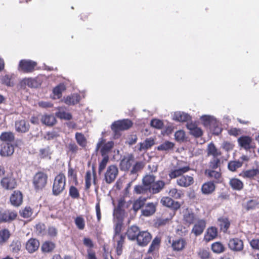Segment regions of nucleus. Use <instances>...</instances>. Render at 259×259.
I'll return each mask as SVG.
<instances>
[{
  "label": "nucleus",
  "mask_w": 259,
  "mask_h": 259,
  "mask_svg": "<svg viewBox=\"0 0 259 259\" xmlns=\"http://www.w3.org/2000/svg\"><path fill=\"white\" fill-rule=\"evenodd\" d=\"M65 176L63 174H59L54 180L53 186V193L55 195L60 194L65 188Z\"/></svg>",
  "instance_id": "obj_1"
},
{
  "label": "nucleus",
  "mask_w": 259,
  "mask_h": 259,
  "mask_svg": "<svg viewBox=\"0 0 259 259\" xmlns=\"http://www.w3.org/2000/svg\"><path fill=\"white\" fill-rule=\"evenodd\" d=\"M47 180L48 176L46 174L41 171L37 172L33 178L34 189L36 190L42 189L47 184Z\"/></svg>",
  "instance_id": "obj_2"
},
{
  "label": "nucleus",
  "mask_w": 259,
  "mask_h": 259,
  "mask_svg": "<svg viewBox=\"0 0 259 259\" xmlns=\"http://www.w3.org/2000/svg\"><path fill=\"white\" fill-rule=\"evenodd\" d=\"M113 141L106 142L105 139L100 138L96 145V150L100 149V152L102 156H108V154L111 151L114 146Z\"/></svg>",
  "instance_id": "obj_3"
},
{
  "label": "nucleus",
  "mask_w": 259,
  "mask_h": 259,
  "mask_svg": "<svg viewBox=\"0 0 259 259\" xmlns=\"http://www.w3.org/2000/svg\"><path fill=\"white\" fill-rule=\"evenodd\" d=\"M118 174V169L115 165L109 166L104 174V180L107 184L113 182Z\"/></svg>",
  "instance_id": "obj_4"
},
{
  "label": "nucleus",
  "mask_w": 259,
  "mask_h": 259,
  "mask_svg": "<svg viewBox=\"0 0 259 259\" xmlns=\"http://www.w3.org/2000/svg\"><path fill=\"white\" fill-rule=\"evenodd\" d=\"M132 125V122L128 119H123L115 121L111 125V129L115 133L119 131L125 130Z\"/></svg>",
  "instance_id": "obj_5"
},
{
  "label": "nucleus",
  "mask_w": 259,
  "mask_h": 259,
  "mask_svg": "<svg viewBox=\"0 0 259 259\" xmlns=\"http://www.w3.org/2000/svg\"><path fill=\"white\" fill-rule=\"evenodd\" d=\"M239 146L246 150H249L255 147L252 138L247 136H242L238 139Z\"/></svg>",
  "instance_id": "obj_6"
},
{
  "label": "nucleus",
  "mask_w": 259,
  "mask_h": 259,
  "mask_svg": "<svg viewBox=\"0 0 259 259\" xmlns=\"http://www.w3.org/2000/svg\"><path fill=\"white\" fill-rule=\"evenodd\" d=\"M229 248L235 251H240L243 250L244 245L242 240L238 238H231L228 242Z\"/></svg>",
  "instance_id": "obj_7"
},
{
  "label": "nucleus",
  "mask_w": 259,
  "mask_h": 259,
  "mask_svg": "<svg viewBox=\"0 0 259 259\" xmlns=\"http://www.w3.org/2000/svg\"><path fill=\"white\" fill-rule=\"evenodd\" d=\"M36 65V63L34 61L27 60H22L19 63V70L25 72H31Z\"/></svg>",
  "instance_id": "obj_8"
},
{
  "label": "nucleus",
  "mask_w": 259,
  "mask_h": 259,
  "mask_svg": "<svg viewBox=\"0 0 259 259\" xmlns=\"http://www.w3.org/2000/svg\"><path fill=\"white\" fill-rule=\"evenodd\" d=\"M135 163L134 157L132 155H127L124 156L120 163V167L121 170L126 171Z\"/></svg>",
  "instance_id": "obj_9"
},
{
  "label": "nucleus",
  "mask_w": 259,
  "mask_h": 259,
  "mask_svg": "<svg viewBox=\"0 0 259 259\" xmlns=\"http://www.w3.org/2000/svg\"><path fill=\"white\" fill-rule=\"evenodd\" d=\"M151 238L152 237L149 232L147 231H142L139 234L137 241L138 245L144 246L148 244Z\"/></svg>",
  "instance_id": "obj_10"
},
{
  "label": "nucleus",
  "mask_w": 259,
  "mask_h": 259,
  "mask_svg": "<svg viewBox=\"0 0 259 259\" xmlns=\"http://www.w3.org/2000/svg\"><path fill=\"white\" fill-rule=\"evenodd\" d=\"M39 241L35 238L29 239L25 244V248L30 253L35 252L39 247Z\"/></svg>",
  "instance_id": "obj_11"
},
{
  "label": "nucleus",
  "mask_w": 259,
  "mask_h": 259,
  "mask_svg": "<svg viewBox=\"0 0 259 259\" xmlns=\"http://www.w3.org/2000/svg\"><path fill=\"white\" fill-rule=\"evenodd\" d=\"M14 152V148L11 143H2L1 145L0 154L3 156H9Z\"/></svg>",
  "instance_id": "obj_12"
},
{
  "label": "nucleus",
  "mask_w": 259,
  "mask_h": 259,
  "mask_svg": "<svg viewBox=\"0 0 259 259\" xmlns=\"http://www.w3.org/2000/svg\"><path fill=\"white\" fill-rule=\"evenodd\" d=\"M1 185L5 189L12 190L16 187V182L12 177H5L1 180Z\"/></svg>",
  "instance_id": "obj_13"
},
{
  "label": "nucleus",
  "mask_w": 259,
  "mask_h": 259,
  "mask_svg": "<svg viewBox=\"0 0 259 259\" xmlns=\"http://www.w3.org/2000/svg\"><path fill=\"white\" fill-rule=\"evenodd\" d=\"M156 203L153 202L147 203L144 205L142 209V215L145 217H149L153 214L156 211Z\"/></svg>",
  "instance_id": "obj_14"
},
{
  "label": "nucleus",
  "mask_w": 259,
  "mask_h": 259,
  "mask_svg": "<svg viewBox=\"0 0 259 259\" xmlns=\"http://www.w3.org/2000/svg\"><path fill=\"white\" fill-rule=\"evenodd\" d=\"M30 125L25 120H20L15 122V129L18 133H25L29 130Z\"/></svg>",
  "instance_id": "obj_15"
},
{
  "label": "nucleus",
  "mask_w": 259,
  "mask_h": 259,
  "mask_svg": "<svg viewBox=\"0 0 259 259\" xmlns=\"http://www.w3.org/2000/svg\"><path fill=\"white\" fill-rule=\"evenodd\" d=\"M172 119L179 122H188L191 120V117L184 112L176 111L172 115Z\"/></svg>",
  "instance_id": "obj_16"
},
{
  "label": "nucleus",
  "mask_w": 259,
  "mask_h": 259,
  "mask_svg": "<svg viewBox=\"0 0 259 259\" xmlns=\"http://www.w3.org/2000/svg\"><path fill=\"white\" fill-rule=\"evenodd\" d=\"M205 175L209 178L213 179L212 181L214 183H220L222 182V174L220 171H217L213 169H206Z\"/></svg>",
  "instance_id": "obj_17"
},
{
  "label": "nucleus",
  "mask_w": 259,
  "mask_h": 259,
  "mask_svg": "<svg viewBox=\"0 0 259 259\" xmlns=\"http://www.w3.org/2000/svg\"><path fill=\"white\" fill-rule=\"evenodd\" d=\"M165 182L162 180L154 181L150 187V193L153 194L159 193L164 187Z\"/></svg>",
  "instance_id": "obj_18"
},
{
  "label": "nucleus",
  "mask_w": 259,
  "mask_h": 259,
  "mask_svg": "<svg viewBox=\"0 0 259 259\" xmlns=\"http://www.w3.org/2000/svg\"><path fill=\"white\" fill-rule=\"evenodd\" d=\"M218 235V229L215 227H211L207 229L204 236V240L209 242L217 238Z\"/></svg>",
  "instance_id": "obj_19"
},
{
  "label": "nucleus",
  "mask_w": 259,
  "mask_h": 259,
  "mask_svg": "<svg viewBox=\"0 0 259 259\" xmlns=\"http://www.w3.org/2000/svg\"><path fill=\"white\" fill-rule=\"evenodd\" d=\"M201 192L203 194L209 195L215 190V185L212 181L204 183L201 186Z\"/></svg>",
  "instance_id": "obj_20"
},
{
  "label": "nucleus",
  "mask_w": 259,
  "mask_h": 259,
  "mask_svg": "<svg viewBox=\"0 0 259 259\" xmlns=\"http://www.w3.org/2000/svg\"><path fill=\"white\" fill-rule=\"evenodd\" d=\"M22 200V194L20 191H14L10 197L11 204L15 206H18L21 204Z\"/></svg>",
  "instance_id": "obj_21"
},
{
  "label": "nucleus",
  "mask_w": 259,
  "mask_h": 259,
  "mask_svg": "<svg viewBox=\"0 0 259 259\" xmlns=\"http://www.w3.org/2000/svg\"><path fill=\"white\" fill-rule=\"evenodd\" d=\"M17 214L16 211L6 210L4 212H1L2 222H10L15 220Z\"/></svg>",
  "instance_id": "obj_22"
},
{
  "label": "nucleus",
  "mask_w": 259,
  "mask_h": 259,
  "mask_svg": "<svg viewBox=\"0 0 259 259\" xmlns=\"http://www.w3.org/2000/svg\"><path fill=\"white\" fill-rule=\"evenodd\" d=\"M154 144V141L153 139L147 138L143 142H141L138 145V149L140 152L146 151L150 148Z\"/></svg>",
  "instance_id": "obj_23"
},
{
  "label": "nucleus",
  "mask_w": 259,
  "mask_h": 259,
  "mask_svg": "<svg viewBox=\"0 0 259 259\" xmlns=\"http://www.w3.org/2000/svg\"><path fill=\"white\" fill-rule=\"evenodd\" d=\"M57 109L58 111L56 113V116L57 117L65 120H70L72 118L71 114L66 112V108L65 107H58Z\"/></svg>",
  "instance_id": "obj_24"
},
{
  "label": "nucleus",
  "mask_w": 259,
  "mask_h": 259,
  "mask_svg": "<svg viewBox=\"0 0 259 259\" xmlns=\"http://www.w3.org/2000/svg\"><path fill=\"white\" fill-rule=\"evenodd\" d=\"M40 121L43 124L52 126L55 124L56 119L53 115L44 114L41 116Z\"/></svg>",
  "instance_id": "obj_25"
},
{
  "label": "nucleus",
  "mask_w": 259,
  "mask_h": 259,
  "mask_svg": "<svg viewBox=\"0 0 259 259\" xmlns=\"http://www.w3.org/2000/svg\"><path fill=\"white\" fill-rule=\"evenodd\" d=\"M193 182V178L188 176H183L177 179V184L181 187H187Z\"/></svg>",
  "instance_id": "obj_26"
},
{
  "label": "nucleus",
  "mask_w": 259,
  "mask_h": 259,
  "mask_svg": "<svg viewBox=\"0 0 259 259\" xmlns=\"http://www.w3.org/2000/svg\"><path fill=\"white\" fill-rule=\"evenodd\" d=\"M218 220L220 223L219 226L221 230L225 233H227L230 226V222L229 219L226 217H220Z\"/></svg>",
  "instance_id": "obj_27"
},
{
  "label": "nucleus",
  "mask_w": 259,
  "mask_h": 259,
  "mask_svg": "<svg viewBox=\"0 0 259 259\" xmlns=\"http://www.w3.org/2000/svg\"><path fill=\"white\" fill-rule=\"evenodd\" d=\"M140 233L139 228L136 226H132L127 231V236L128 238L131 240H137L138 236Z\"/></svg>",
  "instance_id": "obj_28"
},
{
  "label": "nucleus",
  "mask_w": 259,
  "mask_h": 259,
  "mask_svg": "<svg viewBox=\"0 0 259 259\" xmlns=\"http://www.w3.org/2000/svg\"><path fill=\"white\" fill-rule=\"evenodd\" d=\"M80 96L76 94H72L70 96H67L64 99V102L65 104L68 105H73L79 102L80 101Z\"/></svg>",
  "instance_id": "obj_29"
},
{
  "label": "nucleus",
  "mask_w": 259,
  "mask_h": 259,
  "mask_svg": "<svg viewBox=\"0 0 259 259\" xmlns=\"http://www.w3.org/2000/svg\"><path fill=\"white\" fill-rule=\"evenodd\" d=\"M207 155H212L213 157H218L222 155V152L218 150L213 143H210L207 146Z\"/></svg>",
  "instance_id": "obj_30"
},
{
  "label": "nucleus",
  "mask_w": 259,
  "mask_h": 259,
  "mask_svg": "<svg viewBox=\"0 0 259 259\" xmlns=\"http://www.w3.org/2000/svg\"><path fill=\"white\" fill-rule=\"evenodd\" d=\"M229 184L231 187L235 190L240 191L243 188V183L238 179L233 178L230 180Z\"/></svg>",
  "instance_id": "obj_31"
},
{
  "label": "nucleus",
  "mask_w": 259,
  "mask_h": 259,
  "mask_svg": "<svg viewBox=\"0 0 259 259\" xmlns=\"http://www.w3.org/2000/svg\"><path fill=\"white\" fill-rule=\"evenodd\" d=\"M14 134L11 132H3L0 135V140L3 143H11L14 140Z\"/></svg>",
  "instance_id": "obj_32"
},
{
  "label": "nucleus",
  "mask_w": 259,
  "mask_h": 259,
  "mask_svg": "<svg viewBox=\"0 0 259 259\" xmlns=\"http://www.w3.org/2000/svg\"><path fill=\"white\" fill-rule=\"evenodd\" d=\"M146 201V198L143 197H140L136 200L133 205V208L135 211H137L140 209H142Z\"/></svg>",
  "instance_id": "obj_33"
},
{
  "label": "nucleus",
  "mask_w": 259,
  "mask_h": 259,
  "mask_svg": "<svg viewBox=\"0 0 259 259\" xmlns=\"http://www.w3.org/2000/svg\"><path fill=\"white\" fill-rule=\"evenodd\" d=\"M189 169V168L188 166H184L180 168L176 169L171 171L169 174V176L171 179H174L188 171Z\"/></svg>",
  "instance_id": "obj_34"
},
{
  "label": "nucleus",
  "mask_w": 259,
  "mask_h": 259,
  "mask_svg": "<svg viewBox=\"0 0 259 259\" xmlns=\"http://www.w3.org/2000/svg\"><path fill=\"white\" fill-rule=\"evenodd\" d=\"M206 222L204 220H198L195 223V235L201 234L205 229Z\"/></svg>",
  "instance_id": "obj_35"
},
{
  "label": "nucleus",
  "mask_w": 259,
  "mask_h": 259,
  "mask_svg": "<svg viewBox=\"0 0 259 259\" xmlns=\"http://www.w3.org/2000/svg\"><path fill=\"white\" fill-rule=\"evenodd\" d=\"M174 145L172 142L165 141L159 145L157 148L159 151H168L173 149Z\"/></svg>",
  "instance_id": "obj_36"
},
{
  "label": "nucleus",
  "mask_w": 259,
  "mask_h": 259,
  "mask_svg": "<svg viewBox=\"0 0 259 259\" xmlns=\"http://www.w3.org/2000/svg\"><path fill=\"white\" fill-rule=\"evenodd\" d=\"M55 247V245L53 242L46 241L42 244L41 249L43 252H50L54 249Z\"/></svg>",
  "instance_id": "obj_37"
},
{
  "label": "nucleus",
  "mask_w": 259,
  "mask_h": 259,
  "mask_svg": "<svg viewBox=\"0 0 259 259\" xmlns=\"http://www.w3.org/2000/svg\"><path fill=\"white\" fill-rule=\"evenodd\" d=\"M213 252L217 253L223 252L225 250L224 245L221 242H215L212 244L211 246Z\"/></svg>",
  "instance_id": "obj_38"
},
{
  "label": "nucleus",
  "mask_w": 259,
  "mask_h": 259,
  "mask_svg": "<svg viewBox=\"0 0 259 259\" xmlns=\"http://www.w3.org/2000/svg\"><path fill=\"white\" fill-rule=\"evenodd\" d=\"M134 191L137 194H143L150 193V187L146 185H137L134 187Z\"/></svg>",
  "instance_id": "obj_39"
},
{
  "label": "nucleus",
  "mask_w": 259,
  "mask_h": 259,
  "mask_svg": "<svg viewBox=\"0 0 259 259\" xmlns=\"http://www.w3.org/2000/svg\"><path fill=\"white\" fill-rule=\"evenodd\" d=\"M160 202L164 206L168 207H172L175 209H177L179 207V206H175L174 205V201L169 197H164L160 201Z\"/></svg>",
  "instance_id": "obj_40"
},
{
  "label": "nucleus",
  "mask_w": 259,
  "mask_h": 259,
  "mask_svg": "<svg viewBox=\"0 0 259 259\" xmlns=\"http://www.w3.org/2000/svg\"><path fill=\"white\" fill-rule=\"evenodd\" d=\"M259 205V201L255 199H251L248 201L244 205L246 210L249 211L255 209Z\"/></svg>",
  "instance_id": "obj_41"
},
{
  "label": "nucleus",
  "mask_w": 259,
  "mask_h": 259,
  "mask_svg": "<svg viewBox=\"0 0 259 259\" xmlns=\"http://www.w3.org/2000/svg\"><path fill=\"white\" fill-rule=\"evenodd\" d=\"M185 246V242L182 239H179L173 241L172 247L174 250H182Z\"/></svg>",
  "instance_id": "obj_42"
},
{
  "label": "nucleus",
  "mask_w": 259,
  "mask_h": 259,
  "mask_svg": "<svg viewBox=\"0 0 259 259\" xmlns=\"http://www.w3.org/2000/svg\"><path fill=\"white\" fill-rule=\"evenodd\" d=\"M22 82L30 88H37L40 84L36 79L31 78L24 79L22 80Z\"/></svg>",
  "instance_id": "obj_43"
},
{
  "label": "nucleus",
  "mask_w": 259,
  "mask_h": 259,
  "mask_svg": "<svg viewBox=\"0 0 259 259\" xmlns=\"http://www.w3.org/2000/svg\"><path fill=\"white\" fill-rule=\"evenodd\" d=\"M114 235L113 239L116 240L119 235H121L120 233L121 230L122 222L120 221H114Z\"/></svg>",
  "instance_id": "obj_44"
},
{
  "label": "nucleus",
  "mask_w": 259,
  "mask_h": 259,
  "mask_svg": "<svg viewBox=\"0 0 259 259\" xmlns=\"http://www.w3.org/2000/svg\"><path fill=\"white\" fill-rule=\"evenodd\" d=\"M155 181V177L153 175H146L142 180L143 184L146 185L148 187H150Z\"/></svg>",
  "instance_id": "obj_45"
},
{
  "label": "nucleus",
  "mask_w": 259,
  "mask_h": 259,
  "mask_svg": "<svg viewBox=\"0 0 259 259\" xmlns=\"http://www.w3.org/2000/svg\"><path fill=\"white\" fill-rule=\"evenodd\" d=\"M21 248V243L18 240L13 241L10 245L11 250L14 253H18Z\"/></svg>",
  "instance_id": "obj_46"
},
{
  "label": "nucleus",
  "mask_w": 259,
  "mask_h": 259,
  "mask_svg": "<svg viewBox=\"0 0 259 259\" xmlns=\"http://www.w3.org/2000/svg\"><path fill=\"white\" fill-rule=\"evenodd\" d=\"M75 139L77 143L81 147H84L87 144V140L84 135L80 133H76Z\"/></svg>",
  "instance_id": "obj_47"
},
{
  "label": "nucleus",
  "mask_w": 259,
  "mask_h": 259,
  "mask_svg": "<svg viewBox=\"0 0 259 259\" xmlns=\"http://www.w3.org/2000/svg\"><path fill=\"white\" fill-rule=\"evenodd\" d=\"M242 162L239 161H231L228 163V168L232 171H236L238 168L241 167Z\"/></svg>",
  "instance_id": "obj_48"
},
{
  "label": "nucleus",
  "mask_w": 259,
  "mask_h": 259,
  "mask_svg": "<svg viewBox=\"0 0 259 259\" xmlns=\"http://www.w3.org/2000/svg\"><path fill=\"white\" fill-rule=\"evenodd\" d=\"M10 236V232L7 229L0 230V244L7 241Z\"/></svg>",
  "instance_id": "obj_49"
},
{
  "label": "nucleus",
  "mask_w": 259,
  "mask_h": 259,
  "mask_svg": "<svg viewBox=\"0 0 259 259\" xmlns=\"http://www.w3.org/2000/svg\"><path fill=\"white\" fill-rule=\"evenodd\" d=\"M259 174V169H251L245 171L243 173L244 177L248 178H253Z\"/></svg>",
  "instance_id": "obj_50"
},
{
  "label": "nucleus",
  "mask_w": 259,
  "mask_h": 259,
  "mask_svg": "<svg viewBox=\"0 0 259 259\" xmlns=\"http://www.w3.org/2000/svg\"><path fill=\"white\" fill-rule=\"evenodd\" d=\"M122 213L123 210L119 208H115L113 212V221H120L122 222Z\"/></svg>",
  "instance_id": "obj_51"
},
{
  "label": "nucleus",
  "mask_w": 259,
  "mask_h": 259,
  "mask_svg": "<svg viewBox=\"0 0 259 259\" xmlns=\"http://www.w3.org/2000/svg\"><path fill=\"white\" fill-rule=\"evenodd\" d=\"M52 152L49 147H47L39 150V156L42 158H51V154Z\"/></svg>",
  "instance_id": "obj_52"
},
{
  "label": "nucleus",
  "mask_w": 259,
  "mask_h": 259,
  "mask_svg": "<svg viewBox=\"0 0 259 259\" xmlns=\"http://www.w3.org/2000/svg\"><path fill=\"white\" fill-rule=\"evenodd\" d=\"M210 129L212 134L217 136L220 135L222 132V128L217 122L212 123L210 125Z\"/></svg>",
  "instance_id": "obj_53"
},
{
  "label": "nucleus",
  "mask_w": 259,
  "mask_h": 259,
  "mask_svg": "<svg viewBox=\"0 0 259 259\" xmlns=\"http://www.w3.org/2000/svg\"><path fill=\"white\" fill-rule=\"evenodd\" d=\"M65 90V87L63 84H60L53 90L54 95L59 98L62 95V92Z\"/></svg>",
  "instance_id": "obj_54"
},
{
  "label": "nucleus",
  "mask_w": 259,
  "mask_h": 259,
  "mask_svg": "<svg viewBox=\"0 0 259 259\" xmlns=\"http://www.w3.org/2000/svg\"><path fill=\"white\" fill-rule=\"evenodd\" d=\"M160 239L158 238H155L152 241L151 244L150 246V247L148 249V253H151L153 252L155 249H157L159 243H160Z\"/></svg>",
  "instance_id": "obj_55"
},
{
  "label": "nucleus",
  "mask_w": 259,
  "mask_h": 259,
  "mask_svg": "<svg viewBox=\"0 0 259 259\" xmlns=\"http://www.w3.org/2000/svg\"><path fill=\"white\" fill-rule=\"evenodd\" d=\"M220 165V159L218 157H213L209 163V167L211 169L217 168Z\"/></svg>",
  "instance_id": "obj_56"
},
{
  "label": "nucleus",
  "mask_w": 259,
  "mask_h": 259,
  "mask_svg": "<svg viewBox=\"0 0 259 259\" xmlns=\"http://www.w3.org/2000/svg\"><path fill=\"white\" fill-rule=\"evenodd\" d=\"M150 125L154 128L161 129L163 126V123L162 121L160 119H153L151 121Z\"/></svg>",
  "instance_id": "obj_57"
},
{
  "label": "nucleus",
  "mask_w": 259,
  "mask_h": 259,
  "mask_svg": "<svg viewBox=\"0 0 259 259\" xmlns=\"http://www.w3.org/2000/svg\"><path fill=\"white\" fill-rule=\"evenodd\" d=\"M32 214V209L29 206H26L24 209L20 211V214L22 217L28 218L31 216Z\"/></svg>",
  "instance_id": "obj_58"
},
{
  "label": "nucleus",
  "mask_w": 259,
  "mask_h": 259,
  "mask_svg": "<svg viewBox=\"0 0 259 259\" xmlns=\"http://www.w3.org/2000/svg\"><path fill=\"white\" fill-rule=\"evenodd\" d=\"M75 224L79 230H83L85 227V222L81 217H77L75 220Z\"/></svg>",
  "instance_id": "obj_59"
},
{
  "label": "nucleus",
  "mask_w": 259,
  "mask_h": 259,
  "mask_svg": "<svg viewBox=\"0 0 259 259\" xmlns=\"http://www.w3.org/2000/svg\"><path fill=\"white\" fill-rule=\"evenodd\" d=\"M184 219L185 221L188 224H193L194 222V214L192 212H186L184 214Z\"/></svg>",
  "instance_id": "obj_60"
},
{
  "label": "nucleus",
  "mask_w": 259,
  "mask_h": 259,
  "mask_svg": "<svg viewBox=\"0 0 259 259\" xmlns=\"http://www.w3.org/2000/svg\"><path fill=\"white\" fill-rule=\"evenodd\" d=\"M104 157L102 161L99 163V173L101 174V172L105 169L108 162L109 160L108 156H103Z\"/></svg>",
  "instance_id": "obj_61"
},
{
  "label": "nucleus",
  "mask_w": 259,
  "mask_h": 259,
  "mask_svg": "<svg viewBox=\"0 0 259 259\" xmlns=\"http://www.w3.org/2000/svg\"><path fill=\"white\" fill-rule=\"evenodd\" d=\"M198 255L201 259H208L209 257V252L205 249H201L198 252Z\"/></svg>",
  "instance_id": "obj_62"
},
{
  "label": "nucleus",
  "mask_w": 259,
  "mask_h": 259,
  "mask_svg": "<svg viewBox=\"0 0 259 259\" xmlns=\"http://www.w3.org/2000/svg\"><path fill=\"white\" fill-rule=\"evenodd\" d=\"M92 180V176L90 171H88L86 172L85 182V188L88 189L91 186V181Z\"/></svg>",
  "instance_id": "obj_63"
},
{
  "label": "nucleus",
  "mask_w": 259,
  "mask_h": 259,
  "mask_svg": "<svg viewBox=\"0 0 259 259\" xmlns=\"http://www.w3.org/2000/svg\"><path fill=\"white\" fill-rule=\"evenodd\" d=\"M249 244L253 249L259 250V238H254L249 241Z\"/></svg>",
  "instance_id": "obj_64"
}]
</instances>
